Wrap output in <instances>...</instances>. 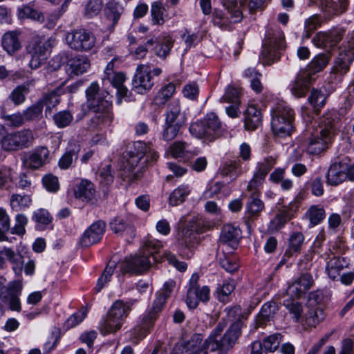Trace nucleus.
<instances>
[{
    "label": "nucleus",
    "instance_id": "obj_1",
    "mask_svg": "<svg viewBox=\"0 0 354 354\" xmlns=\"http://www.w3.org/2000/svg\"><path fill=\"white\" fill-rule=\"evenodd\" d=\"M226 317L232 324L223 335L222 333L227 326L225 320H221L213 329L205 341V346L216 354H227L233 348L241 334L242 319H247L249 312L242 310L240 306L226 308Z\"/></svg>",
    "mask_w": 354,
    "mask_h": 354
},
{
    "label": "nucleus",
    "instance_id": "obj_2",
    "mask_svg": "<svg viewBox=\"0 0 354 354\" xmlns=\"http://www.w3.org/2000/svg\"><path fill=\"white\" fill-rule=\"evenodd\" d=\"M343 117L336 111H330L325 113L319 124V129L313 133L309 138L306 151L310 154H318L323 151L328 142L336 131L342 127Z\"/></svg>",
    "mask_w": 354,
    "mask_h": 354
},
{
    "label": "nucleus",
    "instance_id": "obj_3",
    "mask_svg": "<svg viewBox=\"0 0 354 354\" xmlns=\"http://www.w3.org/2000/svg\"><path fill=\"white\" fill-rule=\"evenodd\" d=\"M175 286V281L171 279L167 281L164 283L162 288L157 293L151 310L143 317L140 326L133 329L132 332L133 337L142 339L147 335L150 328L153 326L158 313L161 311L163 305L170 297Z\"/></svg>",
    "mask_w": 354,
    "mask_h": 354
},
{
    "label": "nucleus",
    "instance_id": "obj_4",
    "mask_svg": "<svg viewBox=\"0 0 354 354\" xmlns=\"http://www.w3.org/2000/svg\"><path fill=\"white\" fill-rule=\"evenodd\" d=\"M271 130L274 136L285 138L293 131L294 111L283 101L277 103L270 111Z\"/></svg>",
    "mask_w": 354,
    "mask_h": 354
},
{
    "label": "nucleus",
    "instance_id": "obj_5",
    "mask_svg": "<svg viewBox=\"0 0 354 354\" xmlns=\"http://www.w3.org/2000/svg\"><path fill=\"white\" fill-rule=\"evenodd\" d=\"M189 131L197 138L212 142L222 135L223 128L218 116L214 113H209L202 120L192 123Z\"/></svg>",
    "mask_w": 354,
    "mask_h": 354
},
{
    "label": "nucleus",
    "instance_id": "obj_6",
    "mask_svg": "<svg viewBox=\"0 0 354 354\" xmlns=\"http://www.w3.org/2000/svg\"><path fill=\"white\" fill-rule=\"evenodd\" d=\"M354 59V32L349 37L347 45L341 47L338 56L328 78V82L337 84L342 80V76L349 70V66Z\"/></svg>",
    "mask_w": 354,
    "mask_h": 354
},
{
    "label": "nucleus",
    "instance_id": "obj_7",
    "mask_svg": "<svg viewBox=\"0 0 354 354\" xmlns=\"http://www.w3.org/2000/svg\"><path fill=\"white\" fill-rule=\"evenodd\" d=\"M326 178L327 184L332 186L347 180L354 181V164L348 156L337 157L330 165Z\"/></svg>",
    "mask_w": 354,
    "mask_h": 354
},
{
    "label": "nucleus",
    "instance_id": "obj_8",
    "mask_svg": "<svg viewBox=\"0 0 354 354\" xmlns=\"http://www.w3.org/2000/svg\"><path fill=\"white\" fill-rule=\"evenodd\" d=\"M162 247L159 241H149L146 244V249L142 255H136L128 259L122 266L123 272L131 274H142L147 270L151 264V258L155 260L153 252H157Z\"/></svg>",
    "mask_w": 354,
    "mask_h": 354
},
{
    "label": "nucleus",
    "instance_id": "obj_9",
    "mask_svg": "<svg viewBox=\"0 0 354 354\" xmlns=\"http://www.w3.org/2000/svg\"><path fill=\"white\" fill-rule=\"evenodd\" d=\"M87 104L90 110L98 114V120L111 122L112 115L109 109L112 105L111 96L106 90H86Z\"/></svg>",
    "mask_w": 354,
    "mask_h": 354
},
{
    "label": "nucleus",
    "instance_id": "obj_10",
    "mask_svg": "<svg viewBox=\"0 0 354 354\" xmlns=\"http://www.w3.org/2000/svg\"><path fill=\"white\" fill-rule=\"evenodd\" d=\"M285 49L284 35L279 27L270 28L267 31V66L280 59Z\"/></svg>",
    "mask_w": 354,
    "mask_h": 354
},
{
    "label": "nucleus",
    "instance_id": "obj_11",
    "mask_svg": "<svg viewBox=\"0 0 354 354\" xmlns=\"http://www.w3.org/2000/svg\"><path fill=\"white\" fill-rule=\"evenodd\" d=\"M144 158H145L144 163L153 162L157 160L158 154L152 149L151 145L143 142H135L133 149L128 152V158H127V165L125 167H127L129 171L133 169Z\"/></svg>",
    "mask_w": 354,
    "mask_h": 354
},
{
    "label": "nucleus",
    "instance_id": "obj_12",
    "mask_svg": "<svg viewBox=\"0 0 354 354\" xmlns=\"http://www.w3.org/2000/svg\"><path fill=\"white\" fill-rule=\"evenodd\" d=\"M66 39L70 48L77 51H88L95 44L93 34L85 29L75 30L68 32Z\"/></svg>",
    "mask_w": 354,
    "mask_h": 354
},
{
    "label": "nucleus",
    "instance_id": "obj_13",
    "mask_svg": "<svg viewBox=\"0 0 354 354\" xmlns=\"http://www.w3.org/2000/svg\"><path fill=\"white\" fill-rule=\"evenodd\" d=\"M34 140L32 132L24 129L6 133L3 142V149L6 151H17L29 147Z\"/></svg>",
    "mask_w": 354,
    "mask_h": 354
},
{
    "label": "nucleus",
    "instance_id": "obj_14",
    "mask_svg": "<svg viewBox=\"0 0 354 354\" xmlns=\"http://www.w3.org/2000/svg\"><path fill=\"white\" fill-rule=\"evenodd\" d=\"M22 287L21 281L15 280L9 283L8 286H2L0 288V297L9 306L11 310L19 312L21 309L19 296Z\"/></svg>",
    "mask_w": 354,
    "mask_h": 354
},
{
    "label": "nucleus",
    "instance_id": "obj_15",
    "mask_svg": "<svg viewBox=\"0 0 354 354\" xmlns=\"http://www.w3.org/2000/svg\"><path fill=\"white\" fill-rule=\"evenodd\" d=\"M198 279L199 276L196 273L193 274L190 279L186 302L191 309L196 308L200 301L206 302L209 299V288L206 286L200 288L198 284Z\"/></svg>",
    "mask_w": 354,
    "mask_h": 354
},
{
    "label": "nucleus",
    "instance_id": "obj_16",
    "mask_svg": "<svg viewBox=\"0 0 354 354\" xmlns=\"http://www.w3.org/2000/svg\"><path fill=\"white\" fill-rule=\"evenodd\" d=\"M263 3V0H222L223 6L231 15V18L235 23L242 19L241 7L247 8L250 12H253L260 9Z\"/></svg>",
    "mask_w": 354,
    "mask_h": 354
},
{
    "label": "nucleus",
    "instance_id": "obj_17",
    "mask_svg": "<svg viewBox=\"0 0 354 354\" xmlns=\"http://www.w3.org/2000/svg\"><path fill=\"white\" fill-rule=\"evenodd\" d=\"M198 243L197 232L188 227H184L178 241L179 254L186 259L191 258Z\"/></svg>",
    "mask_w": 354,
    "mask_h": 354
},
{
    "label": "nucleus",
    "instance_id": "obj_18",
    "mask_svg": "<svg viewBox=\"0 0 354 354\" xmlns=\"http://www.w3.org/2000/svg\"><path fill=\"white\" fill-rule=\"evenodd\" d=\"M348 3V0H309V5L317 6L326 19L344 12Z\"/></svg>",
    "mask_w": 354,
    "mask_h": 354
},
{
    "label": "nucleus",
    "instance_id": "obj_19",
    "mask_svg": "<svg viewBox=\"0 0 354 354\" xmlns=\"http://www.w3.org/2000/svg\"><path fill=\"white\" fill-rule=\"evenodd\" d=\"M319 295L317 292H312L309 294L306 303L308 312L305 314V322L309 326L315 327L324 319V313L319 306Z\"/></svg>",
    "mask_w": 354,
    "mask_h": 354
},
{
    "label": "nucleus",
    "instance_id": "obj_20",
    "mask_svg": "<svg viewBox=\"0 0 354 354\" xmlns=\"http://www.w3.org/2000/svg\"><path fill=\"white\" fill-rule=\"evenodd\" d=\"M314 284V279L310 272L301 273L287 288V295L292 298H299L309 290Z\"/></svg>",
    "mask_w": 354,
    "mask_h": 354
},
{
    "label": "nucleus",
    "instance_id": "obj_21",
    "mask_svg": "<svg viewBox=\"0 0 354 354\" xmlns=\"http://www.w3.org/2000/svg\"><path fill=\"white\" fill-rule=\"evenodd\" d=\"M105 230L106 223L104 221H97L93 223L81 236L80 245L86 248L98 243L102 239Z\"/></svg>",
    "mask_w": 354,
    "mask_h": 354
},
{
    "label": "nucleus",
    "instance_id": "obj_22",
    "mask_svg": "<svg viewBox=\"0 0 354 354\" xmlns=\"http://www.w3.org/2000/svg\"><path fill=\"white\" fill-rule=\"evenodd\" d=\"M54 44L55 39L52 37L45 40L40 37H35L27 47L28 53L37 55L46 59Z\"/></svg>",
    "mask_w": 354,
    "mask_h": 354
},
{
    "label": "nucleus",
    "instance_id": "obj_23",
    "mask_svg": "<svg viewBox=\"0 0 354 354\" xmlns=\"http://www.w3.org/2000/svg\"><path fill=\"white\" fill-rule=\"evenodd\" d=\"M95 192L93 183L86 179H82L74 188L75 198L85 203L92 201L95 198Z\"/></svg>",
    "mask_w": 354,
    "mask_h": 354
},
{
    "label": "nucleus",
    "instance_id": "obj_24",
    "mask_svg": "<svg viewBox=\"0 0 354 354\" xmlns=\"http://www.w3.org/2000/svg\"><path fill=\"white\" fill-rule=\"evenodd\" d=\"M7 259L12 264V270L17 275H21L23 271L24 259L20 254L15 253L12 249L3 248L0 249V267Z\"/></svg>",
    "mask_w": 354,
    "mask_h": 354
},
{
    "label": "nucleus",
    "instance_id": "obj_25",
    "mask_svg": "<svg viewBox=\"0 0 354 354\" xmlns=\"http://www.w3.org/2000/svg\"><path fill=\"white\" fill-rule=\"evenodd\" d=\"M220 101L232 104L225 109L226 113L230 117L235 118L239 116V105L241 103V92L239 90H226Z\"/></svg>",
    "mask_w": 354,
    "mask_h": 354
},
{
    "label": "nucleus",
    "instance_id": "obj_26",
    "mask_svg": "<svg viewBox=\"0 0 354 354\" xmlns=\"http://www.w3.org/2000/svg\"><path fill=\"white\" fill-rule=\"evenodd\" d=\"M135 88H151L153 84L151 82V70L148 64H140L133 80Z\"/></svg>",
    "mask_w": 354,
    "mask_h": 354
},
{
    "label": "nucleus",
    "instance_id": "obj_27",
    "mask_svg": "<svg viewBox=\"0 0 354 354\" xmlns=\"http://www.w3.org/2000/svg\"><path fill=\"white\" fill-rule=\"evenodd\" d=\"M49 156V151L45 147L35 148L26 160V165L32 169H37L43 166Z\"/></svg>",
    "mask_w": 354,
    "mask_h": 354
},
{
    "label": "nucleus",
    "instance_id": "obj_28",
    "mask_svg": "<svg viewBox=\"0 0 354 354\" xmlns=\"http://www.w3.org/2000/svg\"><path fill=\"white\" fill-rule=\"evenodd\" d=\"M348 265L349 261L346 257L332 255L326 261V270L330 278L335 279L341 270L347 268Z\"/></svg>",
    "mask_w": 354,
    "mask_h": 354
},
{
    "label": "nucleus",
    "instance_id": "obj_29",
    "mask_svg": "<svg viewBox=\"0 0 354 354\" xmlns=\"http://www.w3.org/2000/svg\"><path fill=\"white\" fill-rule=\"evenodd\" d=\"M244 115V126L245 129L248 131L255 130L263 120L261 112L254 105L248 107Z\"/></svg>",
    "mask_w": 354,
    "mask_h": 354
},
{
    "label": "nucleus",
    "instance_id": "obj_30",
    "mask_svg": "<svg viewBox=\"0 0 354 354\" xmlns=\"http://www.w3.org/2000/svg\"><path fill=\"white\" fill-rule=\"evenodd\" d=\"M240 235V230L229 224L223 227L220 239L222 243L235 249L239 245Z\"/></svg>",
    "mask_w": 354,
    "mask_h": 354
},
{
    "label": "nucleus",
    "instance_id": "obj_31",
    "mask_svg": "<svg viewBox=\"0 0 354 354\" xmlns=\"http://www.w3.org/2000/svg\"><path fill=\"white\" fill-rule=\"evenodd\" d=\"M165 122L181 127L185 124V115L180 111V107L178 102H171L168 106Z\"/></svg>",
    "mask_w": 354,
    "mask_h": 354
},
{
    "label": "nucleus",
    "instance_id": "obj_32",
    "mask_svg": "<svg viewBox=\"0 0 354 354\" xmlns=\"http://www.w3.org/2000/svg\"><path fill=\"white\" fill-rule=\"evenodd\" d=\"M19 36V32L17 31H10L3 35L2 46L8 54H12L21 48Z\"/></svg>",
    "mask_w": 354,
    "mask_h": 354
},
{
    "label": "nucleus",
    "instance_id": "obj_33",
    "mask_svg": "<svg viewBox=\"0 0 354 354\" xmlns=\"http://www.w3.org/2000/svg\"><path fill=\"white\" fill-rule=\"evenodd\" d=\"M134 301H130L124 304L122 300H117L111 307L108 314L123 323V320L128 316L131 310L130 306L133 305Z\"/></svg>",
    "mask_w": 354,
    "mask_h": 354
},
{
    "label": "nucleus",
    "instance_id": "obj_34",
    "mask_svg": "<svg viewBox=\"0 0 354 354\" xmlns=\"http://www.w3.org/2000/svg\"><path fill=\"white\" fill-rule=\"evenodd\" d=\"M292 216V208L290 207H283V209L280 210L279 213L270 221L269 230L270 231L279 230Z\"/></svg>",
    "mask_w": 354,
    "mask_h": 354
},
{
    "label": "nucleus",
    "instance_id": "obj_35",
    "mask_svg": "<svg viewBox=\"0 0 354 354\" xmlns=\"http://www.w3.org/2000/svg\"><path fill=\"white\" fill-rule=\"evenodd\" d=\"M223 176H229L232 180H235L243 172L241 162L240 160H229L225 162L219 169Z\"/></svg>",
    "mask_w": 354,
    "mask_h": 354
},
{
    "label": "nucleus",
    "instance_id": "obj_36",
    "mask_svg": "<svg viewBox=\"0 0 354 354\" xmlns=\"http://www.w3.org/2000/svg\"><path fill=\"white\" fill-rule=\"evenodd\" d=\"M68 65L71 73L75 75L82 74L90 67V62L85 56L78 55L68 60Z\"/></svg>",
    "mask_w": 354,
    "mask_h": 354
},
{
    "label": "nucleus",
    "instance_id": "obj_37",
    "mask_svg": "<svg viewBox=\"0 0 354 354\" xmlns=\"http://www.w3.org/2000/svg\"><path fill=\"white\" fill-rule=\"evenodd\" d=\"M305 217L310 221L311 226L319 225L326 217V212L321 205H311L305 214Z\"/></svg>",
    "mask_w": 354,
    "mask_h": 354
},
{
    "label": "nucleus",
    "instance_id": "obj_38",
    "mask_svg": "<svg viewBox=\"0 0 354 354\" xmlns=\"http://www.w3.org/2000/svg\"><path fill=\"white\" fill-rule=\"evenodd\" d=\"M32 200L29 195H21L13 194L10 196V205L11 209L15 212H19L28 208L31 204Z\"/></svg>",
    "mask_w": 354,
    "mask_h": 354
},
{
    "label": "nucleus",
    "instance_id": "obj_39",
    "mask_svg": "<svg viewBox=\"0 0 354 354\" xmlns=\"http://www.w3.org/2000/svg\"><path fill=\"white\" fill-rule=\"evenodd\" d=\"M190 194V189L187 185H181L176 188L170 194L169 203L172 206H177L183 203Z\"/></svg>",
    "mask_w": 354,
    "mask_h": 354
},
{
    "label": "nucleus",
    "instance_id": "obj_40",
    "mask_svg": "<svg viewBox=\"0 0 354 354\" xmlns=\"http://www.w3.org/2000/svg\"><path fill=\"white\" fill-rule=\"evenodd\" d=\"M123 7L115 0L109 1L105 6L104 12L108 19L113 21V24H117L123 12Z\"/></svg>",
    "mask_w": 354,
    "mask_h": 354
},
{
    "label": "nucleus",
    "instance_id": "obj_41",
    "mask_svg": "<svg viewBox=\"0 0 354 354\" xmlns=\"http://www.w3.org/2000/svg\"><path fill=\"white\" fill-rule=\"evenodd\" d=\"M283 305L295 322H300L305 319V316L303 317V307L300 302L293 299H287L283 301Z\"/></svg>",
    "mask_w": 354,
    "mask_h": 354
},
{
    "label": "nucleus",
    "instance_id": "obj_42",
    "mask_svg": "<svg viewBox=\"0 0 354 354\" xmlns=\"http://www.w3.org/2000/svg\"><path fill=\"white\" fill-rule=\"evenodd\" d=\"M330 59L328 54H319L311 60L306 68L314 75L322 71L328 65Z\"/></svg>",
    "mask_w": 354,
    "mask_h": 354
},
{
    "label": "nucleus",
    "instance_id": "obj_43",
    "mask_svg": "<svg viewBox=\"0 0 354 354\" xmlns=\"http://www.w3.org/2000/svg\"><path fill=\"white\" fill-rule=\"evenodd\" d=\"M122 321H119L115 318L111 317L109 314L101 322L100 326V331L102 334L106 335L108 333H115L117 330L121 328Z\"/></svg>",
    "mask_w": 354,
    "mask_h": 354
},
{
    "label": "nucleus",
    "instance_id": "obj_44",
    "mask_svg": "<svg viewBox=\"0 0 354 354\" xmlns=\"http://www.w3.org/2000/svg\"><path fill=\"white\" fill-rule=\"evenodd\" d=\"M155 43H156V55L160 57H166L173 46L172 38L169 35L165 36L162 38H157L154 39V44Z\"/></svg>",
    "mask_w": 354,
    "mask_h": 354
},
{
    "label": "nucleus",
    "instance_id": "obj_45",
    "mask_svg": "<svg viewBox=\"0 0 354 354\" xmlns=\"http://www.w3.org/2000/svg\"><path fill=\"white\" fill-rule=\"evenodd\" d=\"M329 93H323L322 90H313L308 97V102L313 106L314 111L318 114L319 109L323 107Z\"/></svg>",
    "mask_w": 354,
    "mask_h": 354
},
{
    "label": "nucleus",
    "instance_id": "obj_46",
    "mask_svg": "<svg viewBox=\"0 0 354 354\" xmlns=\"http://www.w3.org/2000/svg\"><path fill=\"white\" fill-rule=\"evenodd\" d=\"M235 284L233 281H225L222 286H218L215 292L217 299L223 303L229 301V296L234 291Z\"/></svg>",
    "mask_w": 354,
    "mask_h": 354
},
{
    "label": "nucleus",
    "instance_id": "obj_47",
    "mask_svg": "<svg viewBox=\"0 0 354 354\" xmlns=\"http://www.w3.org/2000/svg\"><path fill=\"white\" fill-rule=\"evenodd\" d=\"M304 241V236L301 232H292L288 239V248L286 254L292 255V253L299 252Z\"/></svg>",
    "mask_w": 354,
    "mask_h": 354
},
{
    "label": "nucleus",
    "instance_id": "obj_48",
    "mask_svg": "<svg viewBox=\"0 0 354 354\" xmlns=\"http://www.w3.org/2000/svg\"><path fill=\"white\" fill-rule=\"evenodd\" d=\"M18 16L19 19H31L39 22H42L44 20V16L41 12L29 6H24L19 8Z\"/></svg>",
    "mask_w": 354,
    "mask_h": 354
},
{
    "label": "nucleus",
    "instance_id": "obj_49",
    "mask_svg": "<svg viewBox=\"0 0 354 354\" xmlns=\"http://www.w3.org/2000/svg\"><path fill=\"white\" fill-rule=\"evenodd\" d=\"M32 219L37 223L39 228H43L49 225L52 221V217L45 209H39L33 212Z\"/></svg>",
    "mask_w": 354,
    "mask_h": 354
},
{
    "label": "nucleus",
    "instance_id": "obj_50",
    "mask_svg": "<svg viewBox=\"0 0 354 354\" xmlns=\"http://www.w3.org/2000/svg\"><path fill=\"white\" fill-rule=\"evenodd\" d=\"M78 153L75 149L66 151L59 158L58 165L62 169H67L77 160Z\"/></svg>",
    "mask_w": 354,
    "mask_h": 354
},
{
    "label": "nucleus",
    "instance_id": "obj_51",
    "mask_svg": "<svg viewBox=\"0 0 354 354\" xmlns=\"http://www.w3.org/2000/svg\"><path fill=\"white\" fill-rule=\"evenodd\" d=\"M320 24L321 19L317 15H313L306 19L305 21V27L302 38L304 39H309L312 33L320 26Z\"/></svg>",
    "mask_w": 354,
    "mask_h": 354
},
{
    "label": "nucleus",
    "instance_id": "obj_52",
    "mask_svg": "<svg viewBox=\"0 0 354 354\" xmlns=\"http://www.w3.org/2000/svg\"><path fill=\"white\" fill-rule=\"evenodd\" d=\"M15 221L14 227L10 229L11 234L23 236L26 233V226L28 222L27 216L23 214H18L15 218Z\"/></svg>",
    "mask_w": 354,
    "mask_h": 354
},
{
    "label": "nucleus",
    "instance_id": "obj_53",
    "mask_svg": "<svg viewBox=\"0 0 354 354\" xmlns=\"http://www.w3.org/2000/svg\"><path fill=\"white\" fill-rule=\"evenodd\" d=\"M115 267V262H109L107 266L105 268L102 276L98 279L97 285L95 288L97 292H99L110 281V279L113 273Z\"/></svg>",
    "mask_w": 354,
    "mask_h": 354
},
{
    "label": "nucleus",
    "instance_id": "obj_54",
    "mask_svg": "<svg viewBox=\"0 0 354 354\" xmlns=\"http://www.w3.org/2000/svg\"><path fill=\"white\" fill-rule=\"evenodd\" d=\"M313 73L306 68L304 71H301L295 79V86L293 88H302L308 87L315 80L313 77Z\"/></svg>",
    "mask_w": 354,
    "mask_h": 354
},
{
    "label": "nucleus",
    "instance_id": "obj_55",
    "mask_svg": "<svg viewBox=\"0 0 354 354\" xmlns=\"http://www.w3.org/2000/svg\"><path fill=\"white\" fill-rule=\"evenodd\" d=\"M259 167L257 173L254 174L253 179L250 181L248 186V189L252 191L253 189H257L259 186L263 187L266 176V168L263 164H259Z\"/></svg>",
    "mask_w": 354,
    "mask_h": 354
},
{
    "label": "nucleus",
    "instance_id": "obj_56",
    "mask_svg": "<svg viewBox=\"0 0 354 354\" xmlns=\"http://www.w3.org/2000/svg\"><path fill=\"white\" fill-rule=\"evenodd\" d=\"M151 16L152 20L156 24H162L164 23V12L165 8L160 2L156 1L151 5Z\"/></svg>",
    "mask_w": 354,
    "mask_h": 354
},
{
    "label": "nucleus",
    "instance_id": "obj_57",
    "mask_svg": "<svg viewBox=\"0 0 354 354\" xmlns=\"http://www.w3.org/2000/svg\"><path fill=\"white\" fill-rule=\"evenodd\" d=\"M102 2L101 0H90L85 7L84 15L88 18L97 16L101 11Z\"/></svg>",
    "mask_w": 354,
    "mask_h": 354
},
{
    "label": "nucleus",
    "instance_id": "obj_58",
    "mask_svg": "<svg viewBox=\"0 0 354 354\" xmlns=\"http://www.w3.org/2000/svg\"><path fill=\"white\" fill-rule=\"evenodd\" d=\"M213 24L222 30L230 28L231 21L221 10H215L213 14Z\"/></svg>",
    "mask_w": 354,
    "mask_h": 354
},
{
    "label": "nucleus",
    "instance_id": "obj_59",
    "mask_svg": "<svg viewBox=\"0 0 354 354\" xmlns=\"http://www.w3.org/2000/svg\"><path fill=\"white\" fill-rule=\"evenodd\" d=\"M259 194L256 192L252 194L250 202L248 203V211L254 215L261 212L264 207V203L259 199Z\"/></svg>",
    "mask_w": 354,
    "mask_h": 354
},
{
    "label": "nucleus",
    "instance_id": "obj_60",
    "mask_svg": "<svg viewBox=\"0 0 354 354\" xmlns=\"http://www.w3.org/2000/svg\"><path fill=\"white\" fill-rule=\"evenodd\" d=\"M55 124L59 128L68 126L73 120L72 114L66 111H59L53 116Z\"/></svg>",
    "mask_w": 354,
    "mask_h": 354
},
{
    "label": "nucleus",
    "instance_id": "obj_61",
    "mask_svg": "<svg viewBox=\"0 0 354 354\" xmlns=\"http://www.w3.org/2000/svg\"><path fill=\"white\" fill-rule=\"evenodd\" d=\"M42 109L43 102L38 101L24 111V117L29 120L38 119L41 115Z\"/></svg>",
    "mask_w": 354,
    "mask_h": 354
},
{
    "label": "nucleus",
    "instance_id": "obj_62",
    "mask_svg": "<svg viewBox=\"0 0 354 354\" xmlns=\"http://www.w3.org/2000/svg\"><path fill=\"white\" fill-rule=\"evenodd\" d=\"M181 126H176L174 124L165 122V128L162 131V138L165 141L174 140L178 135Z\"/></svg>",
    "mask_w": 354,
    "mask_h": 354
},
{
    "label": "nucleus",
    "instance_id": "obj_63",
    "mask_svg": "<svg viewBox=\"0 0 354 354\" xmlns=\"http://www.w3.org/2000/svg\"><path fill=\"white\" fill-rule=\"evenodd\" d=\"M39 102H43V106H46V113L48 111H50L52 108L56 106L59 102V98L55 91L50 92L48 94L44 95V97L39 100Z\"/></svg>",
    "mask_w": 354,
    "mask_h": 354
},
{
    "label": "nucleus",
    "instance_id": "obj_64",
    "mask_svg": "<svg viewBox=\"0 0 354 354\" xmlns=\"http://www.w3.org/2000/svg\"><path fill=\"white\" fill-rule=\"evenodd\" d=\"M202 338L200 335H196L194 338L189 341L184 346L182 354H197L198 348L196 346L201 344Z\"/></svg>",
    "mask_w": 354,
    "mask_h": 354
}]
</instances>
